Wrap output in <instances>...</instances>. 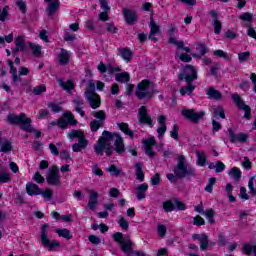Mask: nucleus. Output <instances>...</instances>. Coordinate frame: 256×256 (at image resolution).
<instances>
[{
	"instance_id": "f257e3e1",
	"label": "nucleus",
	"mask_w": 256,
	"mask_h": 256,
	"mask_svg": "<svg viewBox=\"0 0 256 256\" xmlns=\"http://www.w3.org/2000/svg\"><path fill=\"white\" fill-rule=\"evenodd\" d=\"M114 141V149L116 153H125V144L123 143V137L118 133H112L104 131L99 138L98 143L95 145V153L97 155H103V151H106V155H111V145Z\"/></svg>"
},
{
	"instance_id": "f03ea898",
	"label": "nucleus",
	"mask_w": 256,
	"mask_h": 256,
	"mask_svg": "<svg viewBox=\"0 0 256 256\" xmlns=\"http://www.w3.org/2000/svg\"><path fill=\"white\" fill-rule=\"evenodd\" d=\"M174 175L176 177H179V179H183V177H190L191 175H195V169L187 165V160L185 159V156L178 155V163L174 167Z\"/></svg>"
},
{
	"instance_id": "7ed1b4c3",
	"label": "nucleus",
	"mask_w": 256,
	"mask_h": 256,
	"mask_svg": "<svg viewBox=\"0 0 256 256\" xmlns=\"http://www.w3.org/2000/svg\"><path fill=\"white\" fill-rule=\"evenodd\" d=\"M154 93L155 88L149 80H142L136 87V97L138 99H151Z\"/></svg>"
},
{
	"instance_id": "20e7f679",
	"label": "nucleus",
	"mask_w": 256,
	"mask_h": 256,
	"mask_svg": "<svg viewBox=\"0 0 256 256\" xmlns=\"http://www.w3.org/2000/svg\"><path fill=\"white\" fill-rule=\"evenodd\" d=\"M7 121L10 123V125H20L24 131H33V127L31 126V118H28L25 113L18 116L15 114H10L7 117Z\"/></svg>"
},
{
	"instance_id": "39448f33",
	"label": "nucleus",
	"mask_w": 256,
	"mask_h": 256,
	"mask_svg": "<svg viewBox=\"0 0 256 256\" xmlns=\"http://www.w3.org/2000/svg\"><path fill=\"white\" fill-rule=\"evenodd\" d=\"M68 139H78V143L73 144L72 150L74 153H79L83 151V149L87 148L89 142L85 139V134L79 130H72L67 135Z\"/></svg>"
},
{
	"instance_id": "423d86ee",
	"label": "nucleus",
	"mask_w": 256,
	"mask_h": 256,
	"mask_svg": "<svg viewBox=\"0 0 256 256\" xmlns=\"http://www.w3.org/2000/svg\"><path fill=\"white\" fill-rule=\"evenodd\" d=\"M48 227H49V225H47V224H43L41 226L40 241H41L43 247L48 249V251H55V249H57V247H59L61 245V243H59V241H57V240H49V236L47 234Z\"/></svg>"
},
{
	"instance_id": "0eeeda50",
	"label": "nucleus",
	"mask_w": 256,
	"mask_h": 256,
	"mask_svg": "<svg viewBox=\"0 0 256 256\" xmlns=\"http://www.w3.org/2000/svg\"><path fill=\"white\" fill-rule=\"evenodd\" d=\"M113 239L116 241V243H119L121 251L125 253L127 256H133V251H131V247L133 245V242H131V238L125 237L123 238V233L116 232L113 234Z\"/></svg>"
},
{
	"instance_id": "6e6552de",
	"label": "nucleus",
	"mask_w": 256,
	"mask_h": 256,
	"mask_svg": "<svg viewBox=\"0 0 256 256\" xmlns=\"http://www.w3.org/2000/svg\"><path fill=\"white\" fill-rule=\"evenodd\" d=\"M85 99L91 109H99V107H101V97L95 93L94 83H89L88 89L85 91Z\"/></svg>"
},
{
	"instance_id": "1a4fd4ad",
	"label": "nucleus",
	"mask_w": 256,
	"mask_h": 256,
	"mask_svg": "<svg viewBox=\"0 0 256 256\" xmlns=\"http://www.w3.org/2000/svg\"><path fill=\"white\" fill-rule=\"evenodd\" d=\"M179 79L180 81H186V83H193L197 79V70L191 65H186L179 74Z\"/></svg>"
},
{
	"instance_id": "9d476101",
	"label": "nucleus",
	"mask_w": 256,
	"mask_h": 256,
	"mask_svg": "<svg viewBox=\"0 0 256 256\" xmlns=\"http://www.w3.org/2000/svg\"><path fill=\"white\" fill-rule=\"evenodd\" d=\"M163 209L166 213H171V211H175V209H179V211H185L187 206L180 200L174 199L165 201L163 203Z\"/></svg>"
},
{
	"instance_id": "9b49d317",
	"label": "nucleus",
	"mask_w": 256,
	"mask_h": 256,
	"mask_svg": "<svg viewBox=\"0 0 256 256\" xmlns=\"http://www.w3.org/2000/svg\"><path fill=\"white\" fill-rule=\"evenodd\" d=\"M93 117L97 120H93L90 123L91 131H99V128L105 123V120L107 119V114H105V111H98L92 113Z\"/></svg>"
},
{
	"instance_id": "f8f14e48",
	"label": "nucleus",
	"mask_w": 256,
	"mask_h": 256,
	"mask_svg": "<svg viewBox=\"0 0 256 256\" xmlns=\"http://www.w3.org/2000/svg\"><path fill=\"white\" fill-rule=\"evenodd\" d=\"M182 115L185 119H188L192 123H199V120L203 119L205 117V112H195L194 109H183Z\"/></svg>"
},
{
	"instance_id": "ddd939ff",
	"label": "nucleus",
	"mask_w": 256,
	"mask_h": 256,
	"mask_svg": "<svg viewBox=\"0 0 256 256\" xmlns=\"http://www.w3.org/2000/svg\"><path fill=\"white\" fill-rule=\"evenodd\" d=\"M68 125H77V120L71 111L64 112V118L58 120V127L60 129H67Z\"/></svg>"
},
{
	"instance_id": "4468645a",
	"label": "nucleus",
	"mask_w": 256,
	"mask_h": 256,
	"mask_svg": "<svg viewBox=\"0 0 256 256\" xmlns=\"http://www.w3.org/2000/svg\"><path fill=\"white\" fill-rule=\"evenodd\" d=\"M232 99L235 105L239 109H242V111L245 112L244 114L245 119H251V108L248 105H246L245 102H243V99H241V96H239V94H233Z\"/></svg>"
},
{
	"instance_id": "2eb2a0df",
	"label": "nucleus",
	"mask_w": 256,
	"mask_h": 256,
	"mask_svg": "<svg viewBox=\"0 0 256 256\" xmlns=\"http://www.w3.org/2000/svg\"><path fill=\"white\" fill-rule=\"evenodd\" d=\"M46 181L48 185H59V183H61V176H59V169L57 166H52L50 168Z\"/></svg>"
},
{
	"instance_id": "dca6fc26",
	"label": "nucleus",
	"mask_w": 256,
	"mask_h": 256,
	"mask_svg": "<svg viewBox=\"0 0 256 256\" xmlns=\"http://www.w3.org/2000/svg\"><path fill=\"white\" fill-rule=\"evenodd\" d=\"M8 65L10 67V73L12 74V79L14 83H17V81L21 79V75H29V69L27 67H21L19 69V75H17V68L13 66V62L8 61Z\"/></svg>"
},
{
	"instance_id": "f3484780",
	"label": "nucleus",
	"mask_w": 256,
	"mask_h": 256,
	"mask_svg": "<svg viewBox=\"0 0 256 256\" xmlns=\"http://www.w3.org/2000/svg\"><path fill=\"white\" fill-rule=\"evenodd\" d=\"M150 34L148 36V39L150 41H154V43H157V38L155 37L156 35H161V27L155 23V20L153 19V16L150 17Z\"/></svg>"
},
{
	"instance_id": "a211bd4d",
	"label": "nucleus",
	"mask_w": 256,
	"mask_h": 256,
	"mask_svg": "<svg viewBox=\"0 0 256 256\" xmlns=\"http://www.w3.org/2000/svg\"><path fill=\"white\" fill-rule=\"evenodd\" d=\"M138 119L140 123H145L149 127H153V120L151 119V116H149V113H147V107L142 106L138 111Z\"/></svg>"
},
{
	"instance_id": "6ab92c4d",
	"label": "nucleus",
	"mask_w": 256,
	"mask_h": 256,
	"mask_svg": "<svg viewBox=\"0 0 256 256\" xmlns=\"http://www.w3.org/2000/svg\"><path fill=\"white\" fill-rule=\"evenodd\" d=\"M228 133L231 143H247V139H249V135L245 133L235 134L231 128L228 129Z\"/></svg>"
},
{
	"instance_id": "aec40b11",
	"label": "nucleus",
	"mask_w": 256,
	"mask_h": 256,
	"mask_svg": "<svg viewBox=\"0 0 256 256\" xmlns=\"http://www.w3.org/2000/svg\"><path fill=\"white\" fill-rule=\"evenodd\" d=\"M167 118L163 115L158 117V128H157V133H158V138L163 139V135L167 133V124H166Z\"/></svg>"
},
{
	"instance_id": "412c9836",
	"label": "nucleus",
	"mask_w": 256,
	"mask_h": 256,
	"mask_svg": "<svg viewBox=\"0 0 256 256\" xmlns=\"http://www.w3.org/2000/svg\"><path fill=\"white\" fill-rule=\"evenodd\" d=\"M143 144L146 155L153 157L155 155V151L153 150V147L156 145L155 138L143 140Z\"/></svg>"
},
{
	"instance_id": "4be33fe9",
	"label": "nucleus",
	"mask_w": 256,
	"mask_h": 256,
	"mask_svg": "<svg viewBox=\"0 0 256 256\" xmlns=\"http://www.w3.org/2000/svg\"><path fill=\"white\" fill-rule=\"evenodd\" d=\"M123 15L127 25H135L137 22V13L133 10L124 9Z\"/></svg>"
},
{
	"instance_id": "5701e85b",
	"label": "nucleus",
	"mask_w": 256,
	"mask_h": 256,
	"mask_svg": "<svg viewBox=\"0 0 256 256\" xmlns=\"http://www.w3.org/2000/svg\"><path fill=\"white\" fill-rule=\"evenodd\" d=\"M14 44H15V49L13 50V55H17L19 51H23V52L26 51L25 36L16 37V39L14 40Z\"/></svg>"
},
{
	"instance_id": "b1692460",
	"label": "nucleus",
	"mask_w": 256,
	"mask_h": 256,
	"mask_svg": "<svg viewBox=\"0 0 256 256\" xmlns=\"http://www.w3.org/2000/svg\"><path fill=\"white\" fill-rule=\"evenodd\" d=\"M98 71H100V73H109V75H113V73H117L119 71H121V68L119 67H107L103 62H100V64H98Z\"/></svg>"
},
{
	"instance_id": "393cba45",
	"label": "nucleus",
	"mask_w": 256,
	"mask_h": 256,
	"mask_svg": "<svg viewBox=\"0 0 256 256\" xmlns=\"http://www.w3.org/2000/svg\"><path fill=\"white\" fill-rule=\"evenodd\" d=\"M71 59V53L65 49H61L58 55L60 65H67Z\"/></svg>"
},
{
	"instance_id": "a878e982",
	"label": "nucleus",
	"mask_w": 256,
	"mask_h": 256,
	"mask_svg": "<svg viewBox=\"0 0 256 256\" xmlns=\"http://www.w3.org/2000/svg\"><path fill=\"white\" fill-rule=\"evenodd\" d=\"M227 173L229 177L235 181V183H239V181H241V175H243V173L238 167L231 168Z\"/></svg>"
},
{
	"instance_id": "bb28decb",
	"label": "nucleus",
	"mask_w": 256,
	"mask_h": 256,
	"mask_svg": "<svg viewBox=\"0 0 256 256\" xmlns=\"http://www.w3.org/2000/svg\"><path fill=\"white\" fill-rule=\"evenodd\" d=\"M73 107L81 117H85V111H83V100L81 99V97L77 96L76 98H74Z\"/></svg>"
},
{
	"instance_id": "cd10ccee",
	"label": "nucleus",
	"mask_w": 256,
	"mask_h": 256,
	"mask_svg": "<svg viewBox=\"0 0 256 256\" xmlns=\"http://www.w3.org/2000/svg\"><path fill=\"white\" fill-rule=\"evenodd\" d=\"M57 83L59 87H62L64 91H67V93H71L73 89H75V84L73 83V80L63 81L61 79L57 80Z\"/></svg>"
},
{
	"instance_id": "c85d7f7f",
	"label": "nucleus",
	"mask_w": 256,
	"mask_h": 256,
	"mask_svg": "<svg viewBox=\"0 0 256 256\" xmlns=\"http://www.w3.org/2000/svg\"><path fill=\"white\" fill-rule=\"evenodd\" d=\"M118 53L126 63H129L131 61V58L133 57V52H131V49L129 48H121L118 49Z\"/></svg>"
},
{
	"instance_id": "c756f323",
	"label": "nucleus",
	"mask_w": 256,
	"mask_h": 256,
	"mask_svg": "<svg viewBox=\"0 0 256 256\" xmlns=\"http://www.w3.org/2000/svg\"><path fill=\"white\" fill-rule=\"evenodd\" d=\"M168 41L169 43H171V45H175L178 49H183L184 51H186V53H189V51H191V48L185 47L183 41H178V39L175 37L169 38Z\"/></svg>"
},
{
	"instance_id": "7c9ffc66",
	"label": "nucleus",
	"mask_w": 256,
	"mask_h": 256,
	"mask_svg": "<svg viewBox=\"0 0 256 256\" xmlns=\"http://www.w3.org/2000/svg\"><path fill=\"white\" fill-rule=\"evenodd\" d=\"M44 201L51 203L52 205H55V203H62L63 201L59 200L57 196H55L53 193H42L41 194Z\"/></svg>"
},
{
	"instance_id": "2f4dec72",
	"label": "nucleus",
	"mask_w": 256,
	"mask_h": 256,
	"mask_svg": "<svg viewBox=\"0 0 256 256\" xmlns=\"http://www.w3.org/2000/svg\"><path fill=\"white\" fill-rule=\"evenodd\" d=\"M10 151H13V145H11V141L5 138L0 144V153H10Z\"/></svg>"
},
{
	"instance_id": "473e14b6",
	"label": "nucleus",
	"mask_w": 256,
	"mask_h": 256,
	"mask_svg": "<svg viewBox=\"0 0 256 256\" xmlns=\"http://www.w3.org/2000/svg\"><path fill=\"white\" fill-rule=\"evenodd\" d=\"M196 163L197 165H199L200 167H205V165L207 164V154H205V152L203 151H197L196 152Z\"/></svg>"
},
{
	"instance_id": "72a5a7b5",
	"label": "nucleus",
	"mask_w": 256,
	"mask_h": 256,
	"mask_svg": "<svg viewBox=\"0 0 256 256\" xmlns=\"http://www.w3.org/2000/svg\"><path fill=\"white\" fill-rule=\"evenodd\" d=\"M28 47L32 55H34V57H41V50H42L41 45L29 42Z\"/></svg>"
},
{
	"instance_id": "f704fd0d",
	"label": "nucleus",
	"mask_w": 256,
	"mask_h": 256,
	"mask_svg": "<svg viewBox=\"0 0 256 256\" xmlns=\"http://www.w3.org/2000/svg\"><path fill=\"white\" fill-rule=\"evenodd\" d=\"M115 79L118 83H129L131 76L129 75V72H121L115 75Z\"/></svg>"
},
{
	"instance_id": "c9c22d12",
	"label": "nucleus",
	"mask_w": 256,
	"mask_h": 256,
	"mask_svg": "<svg viewBox=\"0 0 256 256\" xmlns=\"http://www.w3.org/2000/svg\"><path fill=\"white\" fill-rule=\"evenodd\" d=\"M118 127L120 131H122V133H124L125 135H128L130 139H133V137H135V134L133 133V131H131V129H129V125L127 123H120L118 124Z\"/></svg>"
},
{
	"instance_id": "e433bc0d",
	"label": "nucleus",
	"mask_w": 256,
	"mask_h": 256,
	"mask_svg": "<svg viewBox=\"0 0 256 256\" xmlns=\"http://www.w3.org/2000/svg\"><path fill=\"white\" fill-rule=\"evenodd\" d=\"M242 253H244V255H251V253H254V256H256V245H251L249 243L243 244Z\"/></svg>"
},
{
	"instance_id": "4c0bfd02",
	"label": "nucleus",
	"mask_w": 256,
	"mask_h": 256,
	"mask_svg": "<svg viewBox=\"0 0 256 256\" xmlns=\"http://www.w3.org/2000/svg\"><path fill=\"white\" fill-rule=\"evenodd\" d=\"M206 95H208L209 99H215L216 101L221 100V92L217 91L215 88H209L206 92Z\"/></svg>"
},
{
	"instance_id": "58836bf2",
	"label": "nucleus",
	"mask_w": 256,
	"mask_h": 256,
	"mask_svg": "<svg viewBox=\"0 0 256 256\" xmlns=\"http://www.w3.org/2000/svg\"><path fill=\"white\" fill-rule=\"evenodd\" d=\"M187 83L188 84L186 87L180 88V94L182 96L191 95L193 91H195V86L192 84L193 82H187Z\"/></svg>"
},
{
	"instance_id": "ea45409f",
	"label": "nucleus",
	"mask_w": 256,
	"mask_h": 256,
	"mask_svg": "<svg viewBox=\"0 0 256 256\" xmlns=\"http://www.w3.org/2000/svg\"><path fill=\"white\" fill-rule=\"evenodd\" d=\"M59 0H54L50 2L49 6L46 8L47 15H53L57 9H59Z\"/></svg>"
},
{
	"instance_id": "a19ab883",
	"label": "nucleus",
	"mask_w": 256,
	"mask_h": 256,
	"mask_svg": "<svg viewBox=\"0 0 256 256\" xmlns=\"http://www.w3.org/2000/svg\"><path fill=\"white\" fill-rule=\"evenodd\" d=\"M56 233L58 234L59 237H63V239H67L68 241L70 239H73V236L71 235V231H69V229L67 228L58 229L56 230Z\"/></svg>"
},
{
	"instance_id": "79ce46f5",
	"label": "nucleus",
	"mask_w": 256,
	"mask_h": 256,
	"mask_svg": "<svg viewBox=\"0 0 256 256\" xmlns=\"http://www.w3.org/2000/svg\"><path fill=\"white\" fill-rule=\"evenodd\" d=\"M98 198H99V196L97 195V193H92L90 195V200L88 202V207L90 209H95L97 207V204L99 203Z\"/></svg>"
},
{
	"instance_id": "37998d69",
	"label": "nucleus",
	"mask_w": 256,
	"mask_h": 256,
	"mask_svg": "<svg viewBox=\"0 0 256 256\" xmlns=\"http://www.w3.org/2000/svg\"><path fill=\"white\" fill-rule=\"evenodd\" d=\"M135 169H136V177L140 181L145 180V174H143V165L141 163H136L135 164Z\"/></svg>"
},
{
	"instance_id": "c03bdc74",
	"label": "nucleus",
	"mask_w": 256,
	"mask_h": 256,
	"mask_svg": "<svg viewBox=\"0 0 256 256\" xmlns=\"http://www.w3.org/2000/svg\"><path fill=\"white\" fill-rule=\"evenodd\" d=\"M202 215H204V217H206V219L208 220L209 223H211V224L215 223V219L213 218V217H215L214 209H208V210L204 211V213Z\"/></svg>"
},
{
	"instance_id": "a18cd8bd",
	"label": "nucleus",
	"mask_w": 256,
	"mask_h": 256,
	"mask_svg": "<svg viewBox=\"0 0 256 256\" xmlns=\"http://www.w3.org/2000/svg\"><path fill=\"white\" fill-rule=\"evenodd\" d=\"M106 171H108V173H110V175L114 176V177H119V175H121V169L117 168V166L115 165H110Z\"/></svg>"
},
{
	"instance_id": "49530a36",
	"label": "nucleus",
	"mask_w": 256,
	"mask_h": 256,
	"mask_svg": "<svg viewBox=\"0 0 256 256\" xmlns=\"http://www.w3.org/2000/svg\"><path fill=\"white\" fill-rule=\"evenodd\" d=\"M26 191H27V193H41L39 186H37V184H33V183L26 184Z\"/></svg>"
},
{
	"instance_id": "de8ad7c7",
	"label": "nucleus",
	"mask_w": 256,
	"mask_h": 256,
	"mask_svg": "<svg viewBox=\"0 0 256 256\" xmlns=\"http://www.w3.org/2000/svg\"><path fill=\"white\" fill-rule=\"evenodd\" d=\"M118 225L123 229V231H127L129 229V221H127L123 216H119Z\"/></svg>"
},
{
	"instance_id": "09e8293b",
	"label": "nucleus",
	"mask_w": 256,
	"mask_h": 256,
	"mask_svg": "<svg viewBox=\"0 0 256 256\" xmlns=\"http://www.w3.org/2000/svg\"><path fill=\"white\" fill-rule=\"evenodd\" d=\"M212 27H214V33L219 35L223 29V24L219 20H212Z\"/></svg>"
},
{
	"instance_id": "8fccbe9b",
	"label": "nucleus",
	"mask_w": 256,
	"mask_h": 256,
	"mask_svg": "<svg viewBox=\"0 0 256 256\" xmlns=\"http://www.w3.org/2000/svg\"><path fill=\"white\" fill-rule=\"evenodd\" d=\"M214 55H216V57H220L221 59H225V61H229V59H231V55L223 50L214 51Z\"/></svg>"
},
{
	"instance_id": "3c124183",
	"label": "nucleus",
	"mask_w": 256,
	"mask_h": 256,
	"mask_svg": "<svg viewBox=\"0 0 256 256\" xmlns=\"http://www.w3.org/2000/svg\"><path fill=\"white\" fill-rule=\"evenodd\" d=\"M207 247H209V236L207 234L200 240V249L202 251H207Z\"/></svg>"
},
{
	"instance_id": "603ef678",
	"label": "nucleus",
	"mask_w": 256,
	"mask_h": 256,
	"mask_svg": "<svg viewBox=\"0 0 256 256\" xmlns=\"http://www.w3.org/2000/svg\"><path fill=\"white\" fill-rule=\"evenodd\" d=\"M170 137L175 139V141L179 140V126H177V124H174L172 130L170 131Z\"/></svg>"
},
{
	"instance_id": "864d4df0",
	"label": "nucleus",
	"mask_w": 256,
	"mask_h": 256,
	"mask_svg": "<svg viewBox=\"0 0 256 256\" xmlns=\"http://www.w3.org/2000/svg\"><path fill=\"white\" fill-rule=\"evenodd\" d=\"M11 181V174L8 172H0V183H9Z\"/></svg>"
},
{
	"instance_id": "5fc2aeb1",
	"label": "nucleus",
	"mask_w": 256,
	"mask_h": 256,
	"mask_svg": "<svg viewBox=\"0 0 256 256\" xmlns=\"http://www.w3.org/2000/svg\"><path fill=\"white\" fill-rule=\"evenodd\" d=\"M239 19L241 21H248V22H251L253 21V14L252 13H249V12H244L242 13L240 16H239Z\"/></svg>"
},
{
	"instance_id": "6e6d98bb",
	"label": "nucleus",
	"mask_w": 256,
	"mask_h": 256,
	"mask_svg": "<svg viewBox=\"0 0 256 256\" xmlns=\"http://www.w3.org/2000/svg\"><path fill=\"white\" fill-rule=\"evenodd\" d=\"M249 57H251L250 52H242V53L238 54V59H239L240 63H245V61H247L249 59Z\"/></svg>"
},
{
	"instance_id": "4d7b16f0",
	"label": "nucleus",
	"mask_w": 256,
	"mask_h": 256,
	"mask_svg": "<svg viewBox=\"0 0 256 256\" xmlns=\"http://www.w3.org/2000/svg\"><path fill=\"white\" fill-rule=\"evenodd\" d=\"M48 107L49 109H51V111H53L54 113H59L61 111V106H59V104L52 102V103H48Z\"/></svg>"
},
{
	"instance_id": "13d9d810",
	"label": "nucleus",
	"mask_w": 256,
	"mask_h": 256,
	"mask_svg": "<svg viewBox=\"0 0 256 256\" xmlns=\"http://www.w3.org/2000/svg\"><path fill=\"white\" fill-rule=\"evenodd\" d=\"M7 15H9V6H5L2 11L0 10V21H5Z\"/></svg>"
},
{
	"instance_id": "bf43d9fd",
	"label": "nucleus",
	"mask_w": 256,
	"mask_h": 256,
	"mask_svg": "<svg viewBox=\"0 0 256 256\" xmlns=\"http://www.w3.org/2000/svg\"><path fill=\"white\" fill-rule=\"evenodd\" d=\"M88 241H90V243H92V245H99V244H101V238H99L96 235H90L88 237Z\"/></svg>"
},
{
	"instance_id": "052dcab7",
	"label": "nucleus",
	"mask_w": 256,
	"mask_h": 256,
	"mask_svg": "<svg viewBox=\"0 0 256 256\" xmlns=\"http://www.w3.org/2000/svg\"><path fill=\"white\" fill-rule=\"evenodd\" d=\"M47 91V87L45 85H39L34 88L35 95H41V93H45Z\"/></svg>"
},
{
	"instance_id": "680f3d73",
	"label": "nucleus",
	"mask_w": 256,
	"mask_h": 256,
	"mask_svg": "<svg viewBox=\"0 0 256 256\" xmlns=\"http://www.w3.org/2000/svg\"><path fill=\"white\" fill-rule=\"evenodd\" d=\"M16 5L20 11H22L23 13H27V4H25V2H23V0H18L16 2Z\"/></svg>"
},
{
	"instance_id": "e2e57ef3",
	"label": "nucleus",
	"mask_w": 256,
	"mask_h": 256,
	"mask_svg": "<svg viewBox=\"0 0 256 256\" xmlns=\"http://www.w3.org/2000/svg\"><path fill=\"white\" fill-rule=\"evenodd\" d=\"M193 225H196L197 227L205 225V219H203L201 216H195Z\"/></svg>"
},
{
	"instance_id": "0e129e2a",
	"label": "nucleus",
	"mask_w": 256,
	"mask_h": 256,
	"mask_svg": "<svg viewBox=\"0 0 256 256\" xmlns=\"http://www.w3.org/2000/svg\"><path fill=\"white\" fill-rule=\"evenodd\" d=\"M106 29L108 33H112V34H115L118 31L117 27H115V24L113 23H106Z\"/></svg>"
},
{
	"instance_id": "69168bd1",
	"label": "nucleus",
	"mask_w": 256,
	"mask_h": 256,
	"mask_svg": "<svg viewBox=\"0 0 256 256\" xmlns=\"http://www.w3.org/2000/svg\"><path fill=\"white\" fill-rule=\"evenodd\" d=\"M214 114L219 115V117H221V119H225V110H223L220 106H218L214 109Z\"/></svg>"
},
{
	"instance_id": "338daca9",
	"label": "nucleus",
	"mask_w": 256,
	"mask_h": 256,
	"mask_svg": "<svg viewBox=\"0 0 256 256\" xmlns=\"http://www.w3.org/2000/svg\"><path fill=\"white\" fill-rule=\"evenodd\" d=\"M219 129H221V123H219V121L213 119L212 120V131H213V133H217V131H219Z\"/></svg>"
},
{
	"instance_id": "774afa93",
	"label": "nucleus",
	"mask_w": 256,
	"mask_h": 256,
	"mask_svg": "<svg viewBox=\"0 0 256 256\" xmlns=\"http://www.w3.org/2000/svg\"><path fill=\"white\" fill-rule=\"evenodd\" d=\"M225 171V165L221 161L216 162V173H223Z\"/></svg>"
}]
</instances>
